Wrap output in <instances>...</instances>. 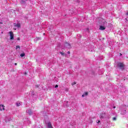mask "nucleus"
<instances>
[{
    "mask_svg": "<svg viewBox=\"0 0 128 128\" xmlns=\"http://www.w3.org/2000/svg\"><path fill=\"white\" fill-rule=\"evenodd\" d=\"M60 54H62V56H66V54H64V53L62 52H60Z\"/></svg>",
    "mask_w": 128,
    "mask_h": 128,
    "instance_id": "13",
    "label": "nucleus"
},
{
    "mask_svg": "<svg viewBox=\"0 0 128 128\" xmlns=\"http://www.w3.org/2000/svg\"><path fill=\"white\" fill-rule=\"evenodd\" d=\"M18 48H20V46H16V50H18Z\"/></svg>",
    "mask_w": 128,
    "mask_h": 128,
    "instance_id": "14",
    "label": "nucleus"
},
{
    "mask_svg": "<svg viewBox=\"0 0 128 128\" xmlns=\"http://www.w3.org/2000/svg\"><path fill=\"white\" fill-rule=\"evenodd\" d=\"M14 26H16V28H20V23H18L17 24H14Z\"/></svg>",
    "mask_w": 128,
    "mask_h": 128,
    "instance_id": "7",
    "label": "nucleus"
},
{
    "mask_svg": "<svg viewBox=\"0 0 128 128\" xmlns=\"http://www.w3.org/2000/svg\"><path fill=\"white\" fill-rule=\"evenodd\" d=\"M58 88V85L56 84V85L55 86V88Z\"/></svg>",
    "mask_w": 128,
    "mask_h": 128,
    "instance_id": "22",
    "label": "nucleus"
},
{
    "mask_svg": "<svg viewBox=\"0 0 128 128\" xmlns=\"http://www.w3.org/2000/svg\"><path fill=\"white\" fill-rule=\"evenodd\" d=\"M20 0V2L21 4H22L26 2V0Z\"/></svg>",
    "mask_w": 128,
    "mask_h": 128,
    "instance_id": "9",
    "label": "nucleus"
},
{
    "mask_svg": "<svg viewBox=\"0 0 128 128\" xmlns=\"http://www.w3.org/2000/svg\"><path fill=\"white\" fill-rule=\"evenodd\" d=\"M9 34H10V39L14 40V33L12 32H9Z\"/></svg>",
    "mask_w": 128,
    "mask_h": 128,
    "instance_id": "4",
    "label": "nucleus"
},
{
    "mask_svg": "<svg viewBox=\"0 0 128 128\" xmlns=\"http://www.w3.org/2000/svg\"><path fill=\"white\" fill-rule=\"evenodd\" d=\"M20 40V38H18V40Z\"/></svg>",
    "mask_w": 128,
    "mask_h": 128,
    "instance_id": "29",
    "label": "nucleus"
},
{
    "mask_svg": "<svg viewBox=\"0 0 128 128\" xmlns=\"http://www.w3.org/2000/svg\"><path fill=\"white\" fill-rule=\"evenodd\" d=\"M37 86L38 88V86Z\"/></svg>",
    "mask_w": 128,
    "mask_h": 128,
    "instance_id": "30",
    "label": "nucleus"
},
{
    "mask_svg": "<svg viewBox=\"0 0 128 128\" xmlns=\"http://www.w3.org/2000/svg\"><path fill=\"white\" fill-rule=\"evenodd\" d=\"M74 84H76V82H72V86H74Z\"/></svg>",
    "mask_w": 128,
    "mask_h": 128,
    "instance_id": "15",
    "label": "nucleus"
},
{
    "mask_svg": "<svg viewBox=\"0 0 128 128\" xmlns=\"http://www.w3.org/2000/svg\"><path fill=\"white\" fill-rule=\"evenodd\" d=\"M120 55H121V56H122V54H120Z\"/></svg>",
    "mask_w": 128,
    "mask_h": 128,
    "instance_id": "32",
    "label": "nucleus"
},
{
    "mask_svg": "<svg viewBox=\"0 0 128 128\" xmlns=\"http://www.w3.org/2000/svg\"><path fill=\"white\" fill-rule=\"evenodd\" d=\"M112 120H116V117H114L112 118Z\"/></svg>",
    "mask_w": 128,
    "mask_h": 128,
    "instance_id": "16",
    "label": "nucleus"
},
{
    "mask_svg": "<svg viewBox=\"0 0 128 128\" xmlns=\"http://www.w3.org/2000/svg\"><path fill=\"white\" fill-rule=\"evenodd\" d=\"M26 56V54L24 53H22L20 54V56H21V58H23V56Z\"/></svg>",
    "mask_w": 128,
    "mask_h": 128,
    "instance_id": "11",
    "label": "nucleus"
},
{
    "mask_svg": "<svg viewBox=\"0 0 128 128\" xmlns=\"http://www.w3.org/2000/svg\"><path fill=\"white\" fill-rule=\"evenodd\" d=\"M104 118V116H102V115L100 116V118Z\"/></svg>",
    "mask_w": 128,
    "mask_h": 128,
    "instance_id": "17",
    "label": "nucleus"
},
{
    "mask_svg": "<svg viewBox=\"0 0 128 128\" xmlns=\"http://www.w3.org/2000/svg\"><path fill=\"white\" fill-rule=\"evenodd\" d=\"M44 34H46L44 33Z\"/></svg>",
    "mask_w": 128,
    "mask_h": 128,
    "instance_id": "31",
    "label": "nucleus"
},
{
    "mask_svg": "<svg viewBox=\"0 0 128 128\" xmlns=\"http://www.w3.org/2000/svg\"><path fill=\"white\" fill-rule=\"evenodd\" d=\"M126 110H123L122 112V114H126Z\"/></svg>",
    "mask_w": 128,
    "mask_h": 128,
    "instance_id": "10",
    "label": "nucleus"
},
{
    "mask_svg": "<svg viewBox=\"0 0 128 128\" xmlns=\"http://www.w3.org/2000/svg\"><path fill=\"white\" fill-rule=\"evenodd\" d=\"M14 64H15V66H17V65H18V64L15 63Z\"/></svg>",
    "mask_w": 128,
    "mask_h": 128,
    "instance_id": "25",
    "label": "nucleus"
},
{
    "mask_svg": "<svg viewBox=\"0 0 128 128\" xmlns=\"http://www.w3.org/2000/svg\"><path fill=\"white\" fill-rule=\"evenodd\" d=\"M117 66L120 70H124V63L118 62Z\"/></svg>",
    "mask_w": 128,
    "mask_h": 128,
    "instance_id": "1",
    "label": "nucleus"
},
{
    "mask_svg": "<svg viewBox=\"0 0 128 128\" xmlns=\"http://www.w3.org/2000/svg\"><path fill=\"white\" fill-rule=\"evenodd\" d=\"M0 24H2V22H0Z\"/></svg>",
    "mask_w": 128,
    "mask_h": 128,
    "instance_id": "28",
    "label": "nucleus"
},
{
    "mask_svg": "<svg viewBox=\"0 0 128 128\" xmlns=\"http://www.w3.org/2000/svg\"><path fill=\"white\" fill-rule=\"evenodd\" d=\"M0 110H4V105H0Z\"/></svg>",
    "mask_w": 128,
    "mask_h": 128,
    "instance_id": "5",
    "label": "nucleus"
},
{
    "mask_svg": "<svg viewBox=\"0 0 128 128\" xmlns=\"http://www.w3.org/2000/svg\"><path fill=\"white\" fill-rule=\"evenodd\" d=\"M16 106H20V103L18 102L17 103H16Z\"/></svg>",
    "mask_w": 128,
    "mask_h": 128,
    "instance_id": "12",
    "label": "nucleus"
},
{
    "mask_svg": "<svg viewBox=\"0 0 128 128\" xmlns=\"http://www.w3.org/2000/svg\"><path fill=\"white\" fill-rule=\"evenodd\" d=\"M64 46L66 48H72V46L68 42L65 43Z\"/></svg>",
    "mask_w": 128,
    "mask_h": 128,
    "instance_id": "3",
    "label": "nucleus"
},
{
    "mask_svg": "<svg viewBox=\"0 0 128 128\" xmlns=\"http://www.w3.org/2000/svg\"><path fill=\"white\" fill-rule=\"evenodd\" d=\"M48 128H53L52 126V124L50 122H48Z\"/></svg>",
    "mask_w": 128,
    "mask_h": 128,
    "instance_id": "8",
    "label": "nucleus"
},
{
    "mask_svg": "<svg viewBox=\"0 0 128 128\" xmlns=\"http://www.w3.org/2000/svg\"><path fill=\"white\" fill-rule=\"evenodd\" d=\"M84 96H88V92H86L84 94Z\"/></svg>",
    "mask_w": 128,
    "mask_h": 128,
    "instance_id": "18",
    "label": "nucleus"
},
{
    "mask_svg": "<svg viewBox=\"0 0 128 128\" xmlns=\"http://www.w3.org/2000/svg\"><path fill=\"white\" fill-rule=\"evenodd\" d=\"M113 108H116V106H114Z\"/></svg>",
    "mask_w": 128,
    "mask_h": 128,
    "instance_id": "26",
    "label": "nucleus"
},
{
    "mask_svg": "<svg viewBox=\"0 0 128 128\" xmlns=\"http://www.w3.org/2000/svg\"><path fill=\"white\" fill-rule=\"evenodd\" d=\"M106 22H104V26H100L99 30H106Z\"/></svg>",
    "mask_w": 128,
    "mask_h": 128,
    "instance_id": "2",
    "label": "nucleus"
},
{
    "mask_svg": "<svg viewBox=\"0 0 128 128\" xmlns=\"http://www.w3.org/2000/svg\"><path fill=\"white\" fill-rule=\"evenodd\" d=\"M86 32H90V30H88V28H87L86 30Z\"/></svg>",
    "mask_w": 128,
    "mask_h": 128,
    "instance_id": "19",
    "label": "nucleus"
},
{
    "mask_svg": "<svg viewBox=\"0 0 128 128\" xmlns=\"http://www.w3.org/2000/svg\"><path fill=\"white\" fill-rule=\"evenodd\" d=\"M84 96H85L84 94H83L82 95V98H84Z\"/></svg>",
    "mask_w": 128,
    "mask_h": 128,
    "instance_id": "24",
    "label": "nucleus"
},
{
    "mask_svg": "<svg viewBox=\"0 0 128 128\" xmlns=\"http://www.w3.org/2000/svg\"><path fill=\"white\" fill-rule=\"evenodd\" d=\"M68 54H70V51H68Z\"/></svg>",
    "mask_w": 128,
    "mask_h": 128,
    "instance_id": "23",
    "label": "nucleus"
},
{
    "mask_svg": "<svg viewBox=\"0 0 128 128\" xmlns=\"http://www.w3.org/2000/svg\"><path fill=\"white\" fill-rule=\"evenodd\" d=\"M126 14H127V16H128V12H127Z\"/></svg>",
    "mask_w": 128,
    "mask_h": 128,
    "instance_id": "27",
    "label": "nucleus"
},
{
    "mask_svg": "<svg viewBox=\"0 0 128 128\" xmlns=\"http://www.w3.org/2000/svg\"><path fill=\"white\" fill-rule=\"evenodd\" d=\"M96 122H97V124H100V121L97 120Z\"/></svg>",
    "mask_w": 128,
    "mask_h": 128,
    "instance_id": "20",
    "label": "nucleus"
},
{
    "mask_svg": "<svg viewBox=\"0 0 128 128\" xmlns=\"http://www.w3.org/2000/svg\"><path fill=\"white\" fill-rule=\"evenodd\" d=\"M28 114L29 116H32V110H29L26 111Z\"/></svg>",
    "mask_w": 128,
    "mask_h": 128,
    "instance_id": "6",
    "label": "nucleus"
},
{
    "mask_svg": "<svg viewBox=\"0 0 128 128\" xmlns=\"http://www.w3.org/2000/svg\"><path fill=\"white\" fill-rule=\"evenodd\" d=\"M40 40V38H36V40Z\"/></svg>",
    "mask_w": 128,
    "mask_h": 128,
    "instance_id": "21",
    "label": "nucleus"
}]
</instances>
